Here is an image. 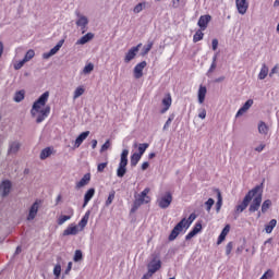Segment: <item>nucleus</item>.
I'll return each mask as SVG.
<instances>
[{
    "mask_svg": "<svg viewBox=\"0 0 279 279\" xmlns=\"http://www.w3.org/2000/svg\"><path fill=\"white\" fill-rule=\"evenodd\" d=\"M47 101H49V92H45L33 104L31 114L32 117H36V112H39L36 123H43L46 118L49 117V112H51V107L46 106ZM46 106L45 109L40 108Z\"/></svg>",
    "mask_w": 279,
    "mask_h": 279,
    "instance_id": "obj_1",
    "label": "nucleus"
},
{
    "mask_svg": "<svg viewBox=\"0 0 279 279\" xmlns=\"http://www.w3.org/2000/svg\"><path fill=\"white\" fill-rule=\"evenodd\" d=\"M263 189V184L256 185L252 190L247 192V194L244 196L242 203L240 205H236L235 211H234V219H239V215L245 210L250 206V202L254 199L256 195H258V192Z\"/></svg>",
    "mask_w": 279,
    "mask_h": 279,
    "instance_id": "obj_2",
    "label": "nucleus"
},
{
    "mask_svg": "<svg viewBox=\"0 0 279 279\" xmlns=\"http://www.w3.org/2000/svg\"><path fill=\"white\" fill-rule=\"evenodd\" d=\"M171 202H173V195H171V192H166V194L157 201V204L159 208L165 210L171 206Z\"/></svg>",
    "mask_w": 279,
    "mask_h": 279,
    "instance_id": "obj_3",
    "label": "nucleus"
},
{
    "mask_svg": "<svg viewBox=\"0 0 279 279\" xmlns=\"http://www.w3.org/2000/svg\"><path fill=\"white\" fill-rule=\"evenodd\" d=\"M260 204H263V187L258 192V194L255 196L253 202L250 205L248 211L256 213L260 208Z\"/></svg>",
    "mask_w": 279,
    "mask_h": 279,
    "instance_id": "obj_4",
    "label": "nucleus"
},
{
    "mask_svg": "<svg viewBox=\"0 0 279 279\" xmlns=\"http://www.w3.org/2000/svg\"><path fill=\"white\" fill-rule=\"evenodd\" d=\"M75 15L77 16L76 26L81 27L82 34H86V27L88 26V17L86 15H82L80 11H76Z\"/></svg>",
    "mask_w": 279,
    "mask_h": 279,
    "instance_id": "obj_5",
    "label": "nucleus"
},
{
    "mask_svg": "<svg viewBox=\"0 0 279 279\" xmlns=\"http://www.w3.org/2000/svg\"><path fill=\"white\" fill-rule=\"evenodd\" d=\"M141 47H143V44H138L135 47H132L124 56V62L125 64H130V62L132 60H134V58H136V54L138 53V51L141 50Z\"/></svg>",
    "mask_w": 279,
    "mask_h": 279,
    "instance_id": "obj_6",
    "label": "nucleus"
},
{
    "mask_svg": "<svg viewBox=\"0 0 279 279\" xmlns=\"http://www.w3.org/2000/svg\"><path fill=\"white\" fill-rule=\"evenodd\" d=\"M148 274L149 277H153L156 271H159V269L162 267V262L160 259L156 260V257L153 258V260L148 264Z\"/></svg>",
    "mask_w": 279,
    "mask_h": 279,
    "instance_id": "obj_7",
    "label": "nucleus"
},
{
    "mask_svg": "<svg viewBox=\"0 0 279 279\" xmlns=\"http://www.w3.org/2000/svg\"><path fill=\"white\" fill-rule=\"evenodd\" d=\"M62 45H64V39L59 40L58 44L52 49H50L49 52H45L43 54L44 60H49V58L56 56V53H58L60 49H62Z\"/></svg>",
    "mask_w": 279,
    "mask_h": 279,
    "instance_id": "obj_8",
    "label": "nucleus"
},
{
    "mask_svg": "<svg viewBox=\"0 0 279 279\" xmlns=\"http://www.w3.org/2000/svg\"><path fill=\"white\" fill-rule=\"evenodd\" d=\"M10 191H12V181H2L0 184V192H2V197H8L10 195Z\"/></svg>",
    "mask_w": 279,
    "mask_h": 279,
    "instance_id": "obj_9",
    "label": "nucleus"
},
{
    "mask_svg": "<svg viewBox=\"0 0 279 279\" xmlns=\"http://www.w3.org/2000/svg\"><path fill=\"white\" fill-rule=\"evenodd\" d=\"M147 66V61H142L137 63L133 70L135 80H141L143 77V69Z\"/></svg>",
    "mask_w": 279,
    "mask_h": 279,
    "instance_id": "obj_10",
    "label": "nucleus"
},
{
    "mask_svg": "<svg viewBox=\"0 0 279 279\" xmlns=\"http://www.w3.org/2000/svg\"><path fill=\"white\" fill-rule=\"evenodd\" d=\"M235 5L239 14H246L250 3L247 0H235Z\"/></svg>",
    "mask_w": 279,
    "mask_h": 279,
    "instance_id": "obj_11",
    "label": "nucleus"
},
{
    "mask_svg": "<svg viewBox=\"0 0 279 279\" xmlns=\"http://www.w3.org/2000/svg\"><path fill=\"white\" fill-rule=\"evenodd\" d=\"M210 21H213V16L210 15H202L198 19V27L202 29V32L206 31V28L208 27V23H210Z\"/></svg>",
    "mask_w": 279,
    "mask_h": 279,
    "instance_id": "obj_12",
    "label": "nucleus"
},
{
    "mask_svg": "<svg viewBox=\"0 0 279 279\" xmlns=\"http://www.w3.org/2000/svg\"><path fill=\"white\" fill-rule=\"evenodd\" d=\"M171 94H167L166 97L162 99L161 104L163 108L160 110L161 114H165L171 108Z\"/></svg>",
    "mask_w": 279,
    "mask_h": 279,
    "instance_id": "obj_13",
    "label": "nucleus"
},
{
    "mask_svg": "<svg viewBox=\"0 0 279 279\" xmlns=\"http://www.w3.org/2000/svg\"><path fill=\"white\" fill-rule=\"evenodd\" d=\"M38 208H39L38 202H35L29 208L27 221H34V219H36V216L38 215Z\"/></svg>",
    "mask_w": 279,
    "mask_h": 279,
    "instance_id": "obj_14",
    "label": "nucleus"
},
{
    "mask_svg": "<svg viewBox=\"0 0 279 279\" xmlns=\"http://www.w3.org/2000/svg\"><path fill=\"white\" fill-rule=\"evenodd\" d=\"M251 106H254V100L253 99H248L246 101V104H244L239 111L236 112L235 117H243V114H245V112L250 109Z\"/></svg>",
    "mask_w": 279,
    "mask_h": 279,
    "instance_id": "obj_15",
    "label": "nucleus"
},
{
    "mask_svg": "<svg viewBox=\"0 0 279 279\" xmlns=\"http://www.w3.org/2000/svg\"><path fill=\"white\" fill-rule=\"evenodd\" d=\"M89 134H90V131H85L81 133L75 140L74 148L77 149V147H80V145H82L84 141L88 138Z\"/></svg>",
    "mask_w": 279,
    "mask_h": 279,
    "instance_id": "obj_16",
    "label": "nucleus"
},
{
    "mask_svg": "<svg viewBox=\"0 0 279 279\" xmlns=\"http://www.w3.org/2000/svg\"><path fill=\"white\" fill-rule=\"evenodd\" d=\"M143 204H149V199H143L141 197L135 198L133 206L131 208V214L136 213V210H138V207L143 206Z\"/></svg>",
    "mask_w": 279,
    "mask_h": 279,
    "instance_id": "obj_17",
    "label": "nucleus"
},
{
    "mask_svg": "<svg viewBox=\"0 0 279 279\" xmlns=\"http://www.w3.org/2000/svg\"><path fill=\"white\" fill-rule=\"evenodd\" d=\"M208 93V89L206 88V86L201 85L198 88V104H204V101L206 100V94Z\"/></svg>",
    "mask_w": 279,
    "mask_h": 279,
    "instance_id": "obj_18",
    "label": "nucleus"
},
{
    "mask_svg": "<svg viewBox=\"0 0 279 279\" xmlns=\"http://www.w3.org/2000/svg\"><path fill=\"white\" fill-rule=\"evenodd\" d=\"M78 232L77 226H70L63 231V236H75Z\"/></svg>",
    "mask_w": 279,
    "mask_h": 279,
    "instance_id": "obj_19",
    "label": "nucleus"
},
{
    "mask_svg": "<svg viewBox=\"0 0 279 279\" xmlns=\"http://www.w3.org/2000/svg\"><path fill=\"white\" fill-rule=\"evenodd\" d=\"M93 197H95V189L94 187L89 189L85 193L83 208H86V206H88V202H90V199H93Z\"/></svg>",
    "mask_w": 279,
    "mask_h": 279,
    "instance_id": "obj_20",
    "label": "nucleus"
},
{
    "mask_svg": "<svg viewBox=\"0 0 279 279\" xmlns=\"http://www.w3.org/2000/svg\"><path fill=\"white\" fill-rule=\"evenodd\" d=\"M21 149V143L19 142H11L9 144L8 155L12 156V154H16Z\"/></svg>",
    "mask_w": 279,
    "mask_h": 279,
    "instance_id": "obj_21",
    "label": "nucleus"
},
{
    "mask_svg": "<svg viewBox=\"0 0 279 279\" xmlns=\"http://www.w3.org/2000/svg\"><path fill=\"white\" fill-rule=\"evenodd\" d=\"M94 38H95V34L87 33L76 41V45H86V43H90V40H93Z\"/></svg>",
    "mask_w": 279,
    "mask_h": 279,
    "instance_id": "obj_22",
    "label": "nucleus"
},
{
    "mask_svg": "<svg viewBox=\"0 0 279 279\" xmlns=\"http://www.w3.org/2000/svg\"><path fill=\"white\" fill-rule=\"evenodd\" d=\"M90 182V173L84 174V177L80 180V182L76 183V189H82L86 186Z\"/></svg>",
    "mask_w": 279,
    "mask_h": 279,
    "instance_id": "obj_23",
    "label": "nucleus"
},
{
    "mask_svg": "<svg viewBox=\"0 0 279 279\" xmlns=\"http://www.w3.org/2000/svg\"><path fill=\"white\" fill-rule=\"evenodd\" d=\"M51 154H53V148L46 147L40 151L39 158H40V160H47V158H49V156H51Z\"/></svg>",
    "mask_w": 279,
    "mask_h": 279,
    "instance_id": "obj_24",
    "label": "nucleus"
},
{
    "mask_svg": "<svg viewBox=\"0 0 279 279\" xmlns=\"http://www.w3.org/2000/svg\"><path fill=\"white\" fill-rule=\"evenodd\" d=\"M216 193H217L216 213H220L221 206H223V197L221 196V191L216 190Z\"/></svg>",
    "mask_w": 279,
    "mask_h": 279,
    "instance_id": "obj_25",
    "label": "nucleus"
},
{
    "mask_svg": "<svg viewBox=\"0 0 279 279\" xmlns=\"http://www.w3.org/2000/svg\"><path fill=\"white\" fill-rule=\"evenodd\" d=\"M88 219H90V210H87L84 217L78 222V228H81V230H83L84 227L88 225Z\"/></svg>",
    "mask_w": 279,
    "mask_h": 279,
    "instance_id": "obj_26",
    "label": "nucleus"
},
{
    "mask_svg": "<svg viewBox=\"0 0 279 279\" xmlns=\"http://www.w3.org/2000/svg\"><path fill=\"white\" fill-rule=\"evenodd\" d=\"M278 220L271 219L268 225L265 226L266 234H271L274 232V228H276Z\"/></svg>",
    "mask_w": 279,
    "mask_h": 279,
    "instance_id": "obj_27",
    "label": "nucleus"
},
{
    "mask_svg": "<svg viewBox=\"0 0 279 279\" xmlns=\"http://www.w3.org/2000/svg\"><path fill=\"white\" fill-rule=\"evenodd\" d=\"M129 154H130V150H128V149L122 150L121 156H120V163L119 165L128 167V156H129Z\"/></svg>",
    "mask_w": 279,
    "mask_h": 279,
    "instance_id": "obj_28",
    "label": "nucleus"
},
{
    "mask_svg": "<svg viewBox=\"0 0 279 279\" xmlns=\"http://www.w3.org/2000/svg\"><path fill=\"white\" fill-rule=\"evenodd\" d=\"M23 99H25V90H19L15 93L13 101H15L16 104H21V101H23Z\"/></svg>",
    "mask_w": 279,
    "mask_h": 279,
    "instance_id": "obj_29",
    "label": "nucleus"
},
{
    "mask_svg": "<svg viewBox=\"0 0 279 279\" xmlns=\"http://www.w3.org/2000/svg\"><path fill=\"white\" fill-rule=\"evenodd\" d=\"M125 173H128V166L119 163V167L117 169V175L119 178H124Z\"/></svg>",
    "mask_w": 279,
    "mask_h": 279,
    "instance_id": "obj_30",
    "label": "nucleus"
},
{
    "mask_svg": "<svg viewBox=\"0 0 279 279\" xmlns=\"http://www.w3.org/2000/svg\"><path fill=\"white\" fill-rule=\"evenodd\" d=\"M141 158H143L142 155H138V153H134L131 156V167H136V165H138Z\"/></svg>",
    "mask_w": 279,
    "mask_h": 279,
    "instance_id": "obj_31",
    "label": "nucleus"
},
{
    "mask_svg": "<svg viewBox=\"0 0 279 279\" xmlns=\"http://www.w3.org/2000/svg\"><path fill=\"white\" fill-rule=\"evenodd\" d=\"M146 5H147V2L137 3L133 9L134 14H141V12L145 10Z\"/></svg>",
    "mask_w": 279,
    "mask_h": 279,
    "instance_id": "obj_32",
    "label": "nucleus"
},
{
    "mask_svg": "<svg viewBox=\"0 0 279 279\" xmlns=\"http://www.w3.org/2000/svg\"><path fill=\"white\" fill-rule=\"evenodd\" d=\"M259 134L267 135L269 133V126L265 122H259L258 124Z\"/></svg>",
    "mask_w": 279,
    "mask_h": 279,
    "instance_id": "obj_33",
    "label": "nucleus"
},
{
    "mask_svg": "<svg viewBox=\"0 0 279 279\" xmlns=\"http://www.w3.org/2000/svg\"><path fill=\"white\" fill-rule=\"evenodd\" d=\"M151 47H154V41H148V44L143 47L141 56L143 57L147 56V53L151 51Z\"/></svg>",
    "mask_w": 279,
    "mask_h": 279,
    "instance_id": "obj_34",
    "label": "nucleus"
},
{
    "mask_svg": "<svg viewBox=\"0 0 279 279\" xmlns=\"http://www.w3.org/2000/svg\"><path fill=\"white\" fill-rule=\"evenodd\" d=\"M184 221H186V218L181 219V221H179L177 223V226L173 228V230H175L178 232V234H180V232H182V230H184V228H186L184 225Z\"/></svg>",
    "mask_w": 279,
    "mask_h": 279,
    "instance_id": "obj_35",
    "label": "nucleus"
},
{
    "mask_svg": "<svg viewBox=\"0 0 279 279\" xmlns=\"http://www.w3.org/2000/svg\"><path fill=\"white\" fill-rule=\"evenodd\" d=\"M268 74H269V68H267V65L264 64L260 69L258 77L259 80H265V77H267Z\"/></svg>",
    "mask_w": 279,
    "mask_h": 279,
    "instance_id": "obj_36",
    "label": "nucleus"
},
{
    "mask_svg": "<svg viewBox=\"0 0 279 279\" xmlns=\"http://www.w3.org/2000/svg\"><path fill=\"white\" fill-rule=\"evenodd\" d=\"M269 208H271V199L264 201V203L262 204L263 215H265V213H267L269 210Z\"/></svg>",
    "mask_w": 279,
    "mask_h": 279,
    "instance_id": "obj_37",
    "label": "nucleus"
},
{
    "mask_svg": "<svg viewBox=\"0 0 279 279\" xmlns=\"http://www.w3.org/2000/svg\"><path fill=\"white\" fill-rule=\"evenodd\" d=\"M194 219H197V215L195 214H191L187 219L185 218L184 226L186 229L191 228V223H193Z\"/></svg>",
    "mask_w": 279,
    "mask_h": 279,
    "instance_id": "obj_38",
    "label": "nucleus"
},
{
    "mask_svg": "<svg viewBox=\"0 0 279 279\" xmlns=\"http://www.w3.org/2000/svg\"><path fill=\"white\" fill-rule=\"evenodd\" d=\"M173 119H175V113H171L168 118V120L166 121L165 125H163V132L169 130V128L171 126V123L173 122Z\"/></svg>",
    "mask_w": 279,
    "mask_h": 279,
    "instance_id": "obj_39",
    "label": "nucleus"
},
{
    "mask_svg": "<svg viewBox=\"0 0 279 279\" xmlns=\"http://www.w3.org/2000/svg\"><path fill=\"white\" fill-rule=\"evenodd\" d=\"M204 39V34L202 29L196 31V33L193 36V43H199V40Z\"/></svg>",
    "mask_w": 279,
    "mask_h": 279,
    "instance_id": "obj_40",
    "label": "nucleus"
},
{
    "mask_svg": "<svg viewBox=\"0 0 279 279\" xmlns=\"http://www.w3.org/2000/svg\"><path fill=\"white\" fill-rule=\"evenodd\" d=\"M148 147H149V144H147V143L140 144L137 155L143 156V154H145V151H147Z\"/></svg>",
    "mask_w": 279,
    "mask_h": 279,
    "instance_id": "obj_41",
    "label": "nucleus"
},
{
    "mask_svg": "<svg viewBox=\"0 0 279 279\" xmlns=\"http://www.w3.org/2000/svg\"><path fill=\"white\" fill-rule=\"evenodd\" d=\"M83 258H84V255L82 254V251L76 250L73 257L74 263H80V260H82Z\"/></svg>",
    "mask_w": 279,
    "mask_h": 279,
    "instance_id": "obj_42",
    "label": "nucleus"
},
{
    "mask_svg": "<svg viewBox=\"0 0 279 279\" xmlns=\"http://www.w3.org/2000/svg\"><path fill=\"white\" fill-rule=\"evenodd\" d=\"M34 56H36V52H34V50H32V49L28 50L23 58L24 62H29V60H32V58H34Z\"/></svg>",
    "mask_w": 279,
    "mask_h": 279,
    "instance_id": "obj_43",
    "label": "nucleus"
},
{
    "mask_svg": "<svg viewBox=\"0 0 279 279\" xmlns=\"http://www.w3.org/2000/svg\"><path fill=\"white\" fill-rule=\"evenodd\" d=\"M114 195H117V192H114V190H112L110 193H109V196L106 201V206H110V204H112V202H114Z\"/></svg>",
    "mask_w": 279,
    "mask_h": 279,
    "instance_id": "obj_44",
    "label": "nucleus"
},
{
    "mask_svg": "<svg viewBox=\"0 0 279 279\" xmlns=\"http://www.w3.org/2000/svg\"><path fill=\"white\" fill-rule=\"evenodd\" d=\"M61 274H62V266L60 264H57L53 268V276L56 278H60Z\"/></svg>",
    "mask_w": 279,
    "mask_h": 279,
    "instance_id": "obj_45",
    "label": "nucleus"
},
{
    "mask_svg": "<svg viewBox=\"0 0 279 279\" xmlns=\"http://www.w3.org/2000/svg\"><path fill=\"white\" fill-rule=\"evenodd\" d=\"M205 206H206L207 213H210L213 206H215V199L208 198V199L205 202Z\"/></svg>",
    "mask_w": 279,
    "mask_h": 279,
    "instance_id": "obj_46",
    "label": "nucleus"
},
{
    "mask_svg": "<svg viewBox=\"0 0 279 279\" xmlns=\"http://www.w3.org/2000/svg\"><path fill=\"white\" fill-rule=\"evenodd\" d=\"M82 95H84V87H77L74 90L73 99H78V97H82Z\"/></svg>",
    "mask_w": 279,
    "mask_h": 279,
    "instance_id": "obj_47",
    "label": "nucleus"
},
{
    "mask_svg": "<svg viewBox=\"0 0 279 279\" xmlns=\"http://www.w3.org/2000/svg\"><path fill=\"white\" fill-rule=\"evenodd\" d=\"M149 193V187H146L140 195V199H148L150 202L151 198H149V196H147V194Z\"/></svg>",
    "mask_w": 279,
    "mask_h": 279,
    "instance_id": "obj_48",
    "label": "nucleus"
},
{
    "mask_svg": "<svg viewBox=\"0 0 279 279\" xmlns=\"http://www.w3.org/2000/svg\"><path fill=\"white\" fill-rule=\"evenodd\" d=\"M94 69H95V65L93 63H88L83 69V73H85V75L88 74V73H93Z\"/></svg>",
    "mask_w": 279,
    "mask_h": 279,
    "instance_id": "obj_49",
    "label": "nucleus"
},
{
    "mask_svg": "<svg viewBox=\"0 0 279 279\" xmlns=\"http://www.w3.org/2000/svg\"><path fill=\"white\" fill-rule=\"evenodd\" d=\"M181 3H182V7H183V8H184V5H186V1H182V0H172V7H173L174 9L180 8Z\"/></svg>",
    "mask_w": 279,
    "mask_h": 279,
    "instance_id": "obj_50",
    "label": "nucleus"
},
{
    "mask_svg": "<svg viewBox=\"0 0 279 279\" xmlns=\"http://www.w3.org/2000/svg\"><path fill=\"white\" fill-rule=\"evenodd\" d=\"M274 278V270L268 269L262 277L260 279H272Z\"/></svg>",
    "mask_w": 279,
    "mask_h": 279,
    "instance_id": "obj_51",
    "label": "nucleus"
},
{
    "mask_svg": "<svg viewBox=\"0 0 279 279\" xmlns=\"http://www.w3.org/2000/svg\"><path fill=\"white\" fill-rule=\"evenodd\" d=\"M71 219V216H60L58 219V226H63L65 221H69Z\"/></svg>",
    "mask_w": 279,
    "mask_h": 279,
    "instance_id": "obj_52",
    "label": "nucleus"
},
{
    "mask_svg": "<svg viewBox=\"0 0 279 279\" xmlns=\"http://www.w3.org/2000/svg\"><path fill=\"white\" fill-rule=\"evenodd\" d=\"M180 233H178L174 229H172L170 235L168 236V241H175Z\"/></svg>",
    "mask_w": 279,
    "mask_h": 279,
    "instance_id": "obj_53",
    "label": "nucleus"
},
{
    "mask_svg": "<svg viewBox=\"0 0 279 279\" xmlns=\"http://www.w3.org/2000/svg\"><path fill=\"white\" fill-rule=\"evenodd\" d=\"M110 149V140H107L105 144L100 148V154H104V151H108Z\"/></svg>",
    "mask_w": 279,
    "mask_h": 279,
    "instance_id": "obj_54",
    "label": "nucleus"
},
{
    "mask_svg": "<svg viewBox=\"0 0 279 279\" xmlns=\"http://www.w3.org/2000/svg\"><path fill=\"white\" fill-rule=\"evenodd\" d=\"M234 247V244L232 242H229L226 246V254L227 256H230V254L232 253V248Z\"/></svg>",
    "mask_w": 279,
    "mask_h": 279,
    "instance_id": "obj_55",
    "label": "nucleus"
},
{
    "mask_svg": "<svg viewBox=\"0 0 279 279\" xmlns=\"http://www.w3.org/2000/svg\"><path fill=\"white\" fill-rule=\"evenodd\" d=\"M25 60L24 59H22L21 61H19L17 63H15L14 64V69H15V71H19V70H21V69H23V66L25 65Z\"/></svg>",
    "mask_w": 279,
    "mask_h": 279,
    "instance_id": "obj_56",
    "label": "nucleus"
},
{
    "mask_svg": "<svg viewBox=\"0 0 279 279\" xmlns=\"http://www.w3.org/2000/svg\"><path fill=\"white\" fill-rule=\"evenodd\" d=\"M108 167V162H102L97 166L98 173H104V170Z\"/></svg>",
    "mask_w": 279,
    "mask_h": 279,
    "instance_id": "obj_57",
    "label": "nucleus"
},
{
    "mask_svg": "<svg viewBox=\"0 0 279 279\" xmlns=\"http://www.w3.org/2000/svg\"><path fill=\"white\" fill-rule=\"evenodd\" d=\"M202 230V222H196L195 227L192 229L193 232L196 234H199V231Z\"/></svg>",
    "mask_w": 279,
    "mask_h": 279,
    "instance_id": "obj_58",
    "label": "nucleus"
},
{
    "mask_svg": "<svg viewBox=\"0 0 279 279\" xmlns=\"http://www.w3.org/2000/svg\"><path fill=\"white\" fill-rule=\"evenodd\" d=\"M218 47H219V40L218 39H213V41H211L213 51H217Z\"/></svg>",
    "mask_w": 279,
    "mask_h": 279,
    "instance_id": "obj_59",
    "label": "nucleus"
},
{
    "mask_svg": "<svg viewBox=\"0 0 279 279\" xmlns=\"http://www.w3.org/2000/svg\"><path fill=\"white\" fill-rule=\"evenodd\" d=\"M71 269H73V262L68 263V267L64 271V275L69 276V274L71 272Z\"/></svg>",
    "mask_w": 279,
    "mask_h": 279,
    "instance_id": "obj_60",
    "label": "nucleus"
},
{
    "mask_svg": "<svg viewBox=\"0 0 279 279\" xmlns=\"http://www.w3.org/2000/svg\"><path fill=\"white\" fill-rule=\"evenodd\" d=\"M230 232V225L225 226V228L221 231V234L225 236H228V233Z\"/></svg>",
    "mask_w": 279,
    "mask_h": 279,
    "instance_id": "obj_61",
    "label": "nucleus"
},
{
    "mask_svg": "<svg viewBox=\"0 0 279 279\" xmlns=\"http://www.w3.org/2000/svg\"><path fill=\"white\" fill-rule=\"evenodd\" d=\"M197 233L195 231H191L186 236H185V241H191V239H193V236H196Z\"/></svg>",
    "mask_w": 279,
    "mask_h": 279,
    "instance_id": "obj_62",
    "label": "nucleus"
},
{
    "mask_svg": "<svg viewBox=\"0 0 279 279\" xmlns=\"http://www.w3.org/2000/svg\"><path fill=\"white\" fill-rule=\"evenodd\" d=\"M223 241H226V235L220 233V235L218 238V241H217V245H221V243H223Z\"/></svg>",
    "mask_w": 279,
    "mask_h": 279,
    "instance_id": "obj_63",
    "label": "nucleus"
},
{
    "mask_svg": "<svg viewBox=\"0 0 279 279\" xmlns=\"http://www.w3.org/2000/svg\"><path fill=\"white\" fill-rule=\"evenodd\" d=\"M199 119H206V109H202V112L198 113Z\"/></svg>",
    "mask_w": 279,
    "mask_h": 279,
    "instance_id": "obj_64",
    "label": "nucleus"
}]
</instances>
